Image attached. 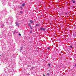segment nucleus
<instances>
[{
  "mask_svg": "<svg viewBox=\"0 0 76 76\" xmlns=\"http://www.w3.org/2000/svg\"><path fill=\"white\" fill-rule=\"evenodd\" d=\"M20 13H21V14H22V13H23V12L22 11H20Z\"/></svg>",
  "mask_w": 76,
  "mask_h": 76,
  "instance_id": "8",
  "label": "nucleus"
},
{
  "mask_svg": "<svg viewBox=\"0 0 76 76\" xmlns=\"http://www.w3.org/2000/svg\"><path fill=\"white\" fill-rule=\"evenodd\" d=\"M48 66H49V67H50V64H49Z\"/></svg>",
  "mask_w": 76,
  "mask_h": 76,
  "instance_id": "14",
  "label": "nucleus"
},
{
  "mask_svg": "<svg viewBox=\"0 0 76 76\" xmlns=\"http://www.w3.org/2000/svg\"><path fill=\"white\" fill-rule=\"evenodd\" d=\"M29 22H31V23H33L32 21L31 20H30Z\"/></svg>",
  "mask_w": 76,
  "mask_h": 76,
  "instance_id": "4",
  "label": "nucleus"
},
{
  "mask_svg": "<svg viewBox=\"0 0 76 76\" xmlns=\"http://www.w3.org/2000/svg\"><path fill=\"white\" fill-rule=\"evenodd\" d=\"M25 4H22V6H25Z\"/></svg>",
  "mask_w": 76,
  "mask_h": 76,
  "instance_id": "7",
  "label": "nucleus"
},
{
  "mask_svg": "<svg viewBox=\"0 0 76 76\" xmlns=\"http://www.w3.org/2000/svg\"><path fill=\"white\" fill-rule=\"evenodd\" d=\"M48 50H50V48H48Z\"/></svg>",
  "mask_w": 76,
  "mask_h": 76,
  "instance_id": "15",
  "label": "nucleus"
},
{
  "mask_svg": "<svg viewBox=\"0 0 76 76\" xmlns=\"http://www.w3.org/2000/svg\"><path fill=\"white\" fill-rule=\"evenodd\" d=\"M30 33H31V34H32V31H30Z\"/></svg>",
  "mask_w": 76,
  "mask_h": 76,
  "instance_id": "11",
  "label": "nucleus"
},
{
  "mask_svg": "<svg viewBox=\"0 0 76 76\" xmlns=\"http://www.w3.org/2000/svg\"><path fill=\"white\" fill-rule=\"evenodd\" d=\"M70 47L71 48H72V46H70Z\"/></svg>",
  "mask_w": 76,
  "mask_h": 76,
  "instance_id": "13",
  "label": "nucleus"
},
{
  "mask_svg": "<svg viewBox=\"0 0 76 76\" xmlns=\"http://www.w3.org/2000/svg\"><path fill=\"white\" fill-rule=\"evenodd\" d=\"M28 25L29 26H31V24H30V23H28Z\"/></svg>",
  "mask_w": 76,
  "mask_h": 76,
  "instance_id": "6",
  "label": "nucleus"
},
{
  "mask_svg": "<svg viewBox=\"0 0 76 76\" xmlns=\"http://www.w3.org/2000/svg\"><path fill=\"white\" fill-rule=\"evenodd\" d=\"M43 76H45V75H43Z\"/></svg>",
  "mask_w": 76,
  "mask_h": 76,
  "instance_id": "17",
  "label": "nucleus"
},
{
  "mask_svg": "<svg viewBox=\"0 0 76 76\" xmlns=\"http://www.w3.org/2000/svg\"><path fill=\"white\" fill-rule=\"evenodd\" d=\"M65 15H67V13H66L65 14Z\"/></svg>",
  "mask_w": 76,
  "mask_h": 76,
  "instance_id": "18",
  "label": "nucleus"
},
{
  "mask_svg": "<svg viewBox=\"0 0 76 76\" xmlns=\"http://www.w3.org/2000/svg\"><path fill=\"white\" fill-rule=\"evenodd\" d=\"M19 36H21V34H19Z\"/></svg>",
  "mask_w": 76,
  "mask_h": 76,
  "instance_id": "12",
  "label": "nucleus"
},
{
  "mask_svg": "<svg viewBox=\"0 0 76 76\" xmlns=\"http://www.w3.org/2000/svg\"><path fill=\"white\" fill-rule=\"evenodd\" d=\"M71 1L74 4L75 3V1L74 0H71Z\"/></svg>",
  "mask_w": 76,
  "mask_h": 76,
  "instance_id": "2",
  "label": "nucleus"
},
{
  "mask_svg": "<svg viewBox=\"0 0 76 76\" xmlns=\"http://www.w3.org/2000/svg\"><path fill=\"white\" fill-rule=\"evenodd\" d=\"M36 26H39V24H37L36 25Z\"/></svg>",
  "mask_w": 76,
  "mask_h": 76,
  "instance_id": "9",
  "label": "nucleus"
},
{
  "mask_svg": "<svg viewBox=\"0 0 76 76\" xmlns=\"http://www.w3.org/2000/svg\"><path fill=\"white\" fill-rule=\"evenodd\" d=\"M47 75H50V73H47Z\"/></svg>",
  "mask_w": 76,
  "mask_h": 76,
  "instance_id": "10",
  "label": "nucleus"
},
{
  "mask_svg": "<svg viewBox=\"0 0 76 76\" xmlns=\"http://www.w3.org/2000/svg\"><path fill=\"white\" fill-rule=\"evenodd\" d=\"M16 26H19V24L18 23V22H17L16 23Z\"/></svg>",
  "mask_w": 76,
  "mask_h": 76,
  "instance_id": "3",
  "label": "nucleus"
},
{
  "mask_svg": "<svg viewBox=\"0 0 76 76\" xmlns=\"http://www.w3.org/2000/svg\"><path fill=\"white\" fill-rule=\"evenodd\" d=\"M34 69V67H32V69Z\"/></svg>",
  "mask_w": 76,
  "mask_h": 76,
  "instance_id": "19",
  "label": "nucleus"
},
{
  "mask_svg": "<svg viewBox=\"0 0 76 76\" xmlns=\"http://www.w3.org/2000/svg\"><path fill=\"white\" fill-rule=\"evenodd\" d=\"M22 48H23V47H22L21 48V50H22Z\"/></svg>",
  "mask_w": 76,
  "mask_h": 76,
  "instance_id": "16",
  "label": "nucleus"
},
{
  "mask_svg": "<svg viewBox=\"0 0 76 76\" xmlns=\"http://www.w3.org/2000/svg\"><path fill=\"white\" fill-rule=\"evenodd\" d=\"M21 9H22V7H21Z\"/></svg>",
  "mask_w": 76,
  "mask_h": 76,
  "instance_id": "20",
  "label": "nucleus"
},
{
  "mask_svg": "<svg viewBox=\"0 0 76 76\" xmlns=\"http://www.w3.org/2000/svg\"><path fill=\"white\" fill-rule=\"evenodd\" d=\"M29 27H30V28L31 29H32V30L33 29L32 28V27H31V26H29Z\"/></svg>",
  "mask_w": 76,
  "mask_h": 76,
  "instance_id": "5",
  "label": "nucleus"
},
{
  "mask_svg": "<svg viewBox=\"0 0 76 76\" xmlns=\"http://www.w3.org/2000/svg\"><path fill=\"white\" fill-rule=\"evenodd\" d=\"M0 56H1V55H0Z\"/></svg>",
  "mask_w": 76,
  "mask_h": 76,
  "instance_id": "21",
  "label": "nucleus"
},
{
  "mask_svg": "<svg viewBox=\"0 0 76 76\" xmlns=\"http://www.w3.org/2000/svg\"><path fill=\"white\" fill-rule=\"evenodd\" d=\"M40 31H44V30H45V28H40Z\"/></svg>",
  "mask_w": 76,
  "mask_h": 76,
  "instance_id": "1",
  "label": "nucleus"
}]
</instances>
